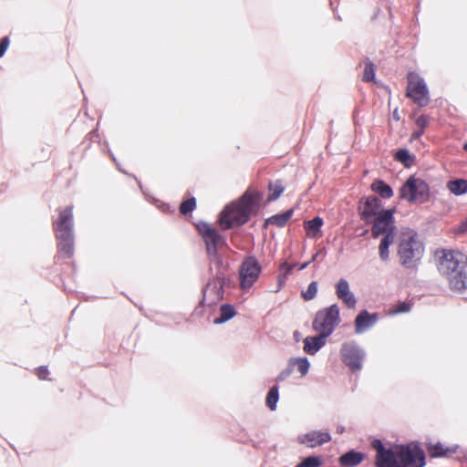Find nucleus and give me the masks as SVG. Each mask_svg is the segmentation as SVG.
Masks as SVG:
<instances>
[{
	"label": "nucleus",
	"mask_w": 467,
	"mask_h": 467,
	"mask_svg": "<svg viewBox=\"0 0 467 467\" xmlns=\"http://www.w3.org/2000/svg\"><path fill=\"white\" fill-rule=\"evenodd\" d=\"M257 194L246 192L239 202L228 205L221 213L219 223L223 230L245 223L256 211Z\"/></svg>",
	"instance_id": "nucleus-1"
},
{
	"label": "nucleus",
	"mask_w": 467,
	"mask_h": 467,
	"mask_svg": "<svg viewBox=\"0 0 467 467\" xmlns=\"http://www.w3.org/2000/svg\"><path fill=\"white\" fill-rule=\"evenodd\" d=\"M73 225L72 207L60 210L58 219L53 223L58 254L65 258H69L74 254Z\"/></svg>",
	"instance_id": "nucleus-2"
},
{
	"label": "nucleus",
	"mask_w": 467,
	"mask_h": 467,
	"mask_svg": "<svg viewBox=\"0 0 467 467\" xmlns=\"http://www.w3.org/2000/svg\"><path fill=\"white\" fill-rule=\"evenodd\" d=\"M424 246L415 233L403 234L399 244L400 263L406 268H413L420 261Z\"/></svg>",
	"instance_id": "nucleus-3"
},
{
	"label": "nucleus",
	"mask_w": 467,
	"mask_h": 467,
	"mask_svg": "<svg viewBox=\"0 0 467 467\" xmlns=\"http://www.w3.org/2000/svg\"><path fill=\"white\" fill-rule=\"evenodd\" d=\"M399 195L410 203L421 204L430 198V187L424 180L412 175L400 188Z\"/></svg>",
	"instance_id": "nucleus-4"
},
{
	"label": "nucleus",
	"mask_w": 467,
	"mask_h": 467,
	"mask_svg": "<svg viewBox=\"0 0 467 467\" xmlns=\"http://www.w3.org/2000/svg\"><path fill=\"white\" fill-rule=\"evenodd\" d=\"M340 322L339 307L333 304L328 307L319 310L313 321V328L324 336L329 337Z\"/></svg>",
	"instance_id": "nucleus-5"
},
{
	"label": "nucleus",
	"mask_w": 467,
	"mask_h": 467,
	"mask_svg": "<svg viewBox=\"0 0 467 467\" xmlns=\"http://www.w3.org/2000/svg\"><path fill=\"white\" fill-rule=\"evenodd\" d=\"M197 229L205 243L209 258L211 260H217L219 249L226 245L224 237L207 223H200L197 225Z\"/></svg>",
	"instance_id": "nucleus-6"
},
{
	"label": "nucleus",
	"mask_w": 467,
	"mask_h": 467,
	"mask_svg": "<svg viewBox=\"0 0 467 467\" xmlns=\"http://www.w3.org/2000/svg\"><path fill=\"white\" fill-rule=\"evenodd\" d=\"M262 272V266L258 260L249 255L244 257L239 267V281L243 290L250 289L258 280Z\"/></svg>",
	"instance_id": "nucleus-7"
},
{
	"label": "nucleus",
	"mask_w": 467,
	"mask_h": 467,
	"mask_svg": "<svg viewBox=\"0 0 467 467\" xmlns=\"http://www.w3.org/2000/svg\"><path fill=\"white\" fill-rule=\"evenodd\" d=\"M340 355L343 363L348 366L351 371L357 372L362 369L366 353L357 342L347 341L343 343L340 348Z\"/></svg>",
	"instance_id": "nucleus-8"
},
{
	"label": "nucleus",
	"mask_w": 467,
	"mask_h": 467,
	"mask_svg": "<svg viewBox=\"0 0 467 467\" xmlns=\"http://www.w3.org/2000/svg\"><path fill=\"white\" fill-rule=\"evenodd\" d=\"M407 95L420 107L429 103V91L424 79L415 72L408 74Z\"/></svg>",
	"instance_id": "nucleus-9"
},
{
	"label": "nucleus",
	"mask_w": 467,
	"mask_h": 467,
	"mask_svg": "<svg viewBox=\"0 0 467 467\" xmlns=\"http://www.w3.org/2000/svg\"><path fill=\"white\" fill-rule=\"evenodd\" d=\"M396 451L398 459L404 466L423 467L425 465L424 451L415 443L402 445Z\"/></svg>",
	"instance_id": "nucleus-10"
},
{
	"label": "nucleus",
	"mask_w": 467,
	"mask_h": 467,
	"mask_svg": "<svg viewBox=\"0 0 467 467\" xmlns=\"http://www.w3.org/2000/svg\"><path fill=\"white\" fill-rule=\"evenodd\" d=\"M467 256L460 251H445L440 260L439 271L442 275H451L460 269L464 270Z\"/></svg>",
	"instance_id": "nucleus-11"
},
{
	"label": "nucleus",
	"mask_w": 467,
	"mask_h": 467,
	"mask_svg": "<svg viewBox=\"0 0 467 467\" xmlns=\"http://www.w3.org/2000/svg\"><path fill=\"white\" fill-rule=\"evenodd\" d=\"M394 209L383 210L372 221L371 234L374 238H378L381 234L396 232Z\"/></svg>",
	"instance_id": "nucleus-12"
},
{
	"label": "nucleus",
	"mask_w": 467,
	"mask_h": 467,
	"mask_svg": "<svg viewBox=\"0 0 467 467\" xmlns=\"http://www.w3.org/2000/svg\"><path fill=\"white\" fill-rule=\"evenodd\" d=\"M372 447L377 451L376 467H397V451L386 449L379 440L372 441Z\"/></svg>",
	"instance_id": "nucleus-13"
},
{
	"label": "nucleus",
	"mask_w": 467,
	"mask_h": 467,
	"mask_svg": "<svg viewBox=\"0 0 467 467\" xmlns=\"http://www.w3.org/2000/svg\"><path fill=\"white\" fill-rule=\"evenodd\" d=\"M383 210L382 202L378 197H368L359 206L360 217L368 224L372 223Z\"/></svg>",
	"instance_id": "nucleus-14"
},
{
	"label": "nucleus",
	"mask_w": 467,
	"mask_h": 467,
	"mask_svg": "<svg viewBox=\"0 0 467 467\" xmlns=\"http://www.w3.org/2000/svg\"><path fill=\"white\" fill-rule=\"evenodd\" d=\"M223 296V282L218 278L211 280L203 289V302L208 306L218 303Z\"/></svg>",
	"instance_id": "nucleus-15"
},
{
	"label": "nucleus",
	"mask_w": 467,
	"mask_h": 467,
	"mask_svg": "<svg viewBox=\"0 0 467 467\" xmlns=\"http://www.w3.org/2000/svg\"><path fill=\"white\" fill-rule=\"evenodd\" d=\"M336 295L348 308L356 307L357 299L350 291L349 284L346 279L341 278L336 284Z\"/></svg>",
	"instance_id": "nucleus-16"
},
{
	"label": "nucleus",
	"mask_w": 467,
	"mask_h": 467,
	"mask_svg": "<svg viewBox=\"0 0 467 467\" xmlns=\"http://www.w3.org/2000/svg\"><path fill=\"white\" fill-rule=\"evenodd\" d=\"M378 314H369L367 310H362L355 319V332L362 334L372 327L378 321Z\"/></svg>",
	"instance_id": "nucleus-17"
},
{
	"label": "nucleus",
	"mask_w": 467,
	"mask_h": 467,
	"mask_svg": "<svg viewBox=\"0 0 467 467\" xmlns=\"http://www.w3.org/2000/svg\"><path fill=\"white\" fill-rule=\"evenodd\" d=\"M331 440V436L327 431H312L307 432L300 438V442L307 445L308 447L314 448L320 446L324 443L328 442Z\"/></svg>",
	"instance_id": "nucleus-18"
},
{
	"label": "nucleus",
	"mask_w": 467,
	"mask_h": 467,
	"mask_svg": "<svg viewBox=\"0 0 467 467\" xmlns=\"http://www.w3.org/2000/svg\"><path fill=\"white\" fill-rule=\"evenodd\" d=\"M327 336L322 333H318L316 337H306L304 339V351L309 355L316 354L322 347L325 346L327 341Z\"/></svg>",
	"instance_id": "nucleus-19"
},
{
	"label": "nucleus",
	"mask_w": 467,
	"mask_h": 467,
	"mask_svg": "<svg viewBox=\"0 0 467 467\" xmlns=\"http://www.w3.org/2000/svg\"><path fill=\"white\" fill-rule=\"evenodd\" d=\"M451 289L458 292H462L467 288V275L464 270H459L451 273V275H445Z\"/></svg>",
	"instance_id": "nucleus-20"
},
{
	"label": "nucleus",
	"mask_w": 467,
	"mask_h": 467,
	"mask_svg": "<svg viewBox=\"0 0 467 467\" xmlns=\"http://www.w3.org/2000/svg\"><path fill=\"white\" fill-rule=\"evenodd\" d=\"M364 459V454L356 451H349L339 458L343 467H354L359 464Z\"/></svg>",
	"instance_id": "nucleus-21"
},
{
	"label": "nucleus",
	"mask_w": 467,
	"mask_h": 467,
	"mask_svg": "<svg viewBox=\"0 0 467 467\" xmlns=\"http://www.w3.org/2000/svg\"><path fill=\"white\" fill-rule=\"evenodd\" d=\"M383 237L380 240L379 245V254L382 261H388L389 258V248L393 244L395 239V232L382 234Z\"/></svg>",
	"instance_id": "nucleus-22"
},
{
	"label": "nucleus",
	"mask_w": 467,
	"mask_h": 467,
	"mask_svg": "<svg viewBox=\"0 0 467 467\" xmlns=\"http://www.w3.org/2000/svg\"><path fill=\"white\" fill-rule=\"evenodd\" d=\"M371 190L379 193L384 199H389L393 196L391 187L381 180H376L371 184Z\"/></svg>",
	"instance_id": "nucleus-23"
},
{
	"label": "nucleus",
	"mask_w": 467,
	"mask_h": 467,
	"mask_svg": "<svg viewBox=\"0 0 467 467\" xmlns=\"http://www.w3.org/2000/svg\"><path fill=\"white\" fill-rule=\"evenodd\" d=\"M235 316V310L233 306L229 304L223 305L220 307L219 316L213 320V323L216 325H220L227 322L232 319Z\"/></svg>",
	"instance_id": "nucleus-24"
},
{
	"label": "nucleus",
	"mask_w": 467,
	"mask_h": 467,
	"mask_svg": "<svg viewBox=\"0 0 467 467\" xmlns=\"http://www.w3.org/2000/svg\"><path fill=\"white\" fill-rule=\"evenodd\" d=\"M448 190L454 195H462L467 192V180L457 179L447 182Z\"/></svg>",
	"instance_id": "nucleus-25"
},
{
	"label": "nucleus",
	"mask_w": 467,
	"mask_h": 467,
	"mask_svg": "<svg viewBox=\"0 0 467 467\" xmlns=\"http://www.w3.org/2000/svg\"><path fill=\"white\" fill-rule=\"evenodd\" d=\"M293 210L285 211V213L273 215L266 219L265 223L268 224H274L278 227H283L286 224L289 219L292 217Z\"/></svg>",
	"instance_id": "nucleus-26"
},
{
	"label": "nucleus",
	"mask_w": 467,
	"mask_h": 467,
	"mask_svg": "<svg viewBox=\"0 0 467 467\" xmlns=\"http://www.w3.org/2000/svg\"><path fill=\"white\" fill-rule=\"evenodd\" d=\"M457 447L453 448H445L441 442H437L436 444L431 445L429 447V453L432 457H441L447 456L451 453L455 452Z\"/></svg>",
	"instance_id": "nucleus-27"
},
{
	"label": "nucleus",
	"mask_w": 467,
	"mask_h": 467,
	"mask_svg": "<svg viewBox=\"0 0 467 467\" xmlns=\"http://www.w3.org/2000/svg\"><path fill=\"white\" fill-rule=\"evenodd\" d=\"M291 365L293 368H297L300 372L301 376H306L308 373L310 363L306 358H290Z\"/></svg>",
	"instance_id": "nucleus-28"
},
{
	"label": "nucleus",
	"mask_w": 467,
	"mask_h": 467,
	"mask_svg": "<svg viewBox=\"0 0 467 467\" xmlns=\"http://www.w3.org/2000/svg\"><path fill=\"white\" fill-rule=\"evenodd\" d=\"M323 224L322 218L317 216L312 220L306 223V228L307 230V234L311 237H317V234L320 231V228Z\"/></svg>",
	"instance_id": "nucleus-29"
},
{
	"label": "nucleus",
	"mask_w": 467,
	"mask_h": 467,
	"mask_svg": "<svg viewBox=\"0 0 467 467\" xmlns=\"http://www.w3.org/2000/svg\"><path fill=\"white\" fill-rule=\"evenodd\" d=\"M279 400V389L278 387L273 386L266 396V405L271 410H275L276 404Z\"/></svg>",
	"instance_id": "nucleus-30"
},
{
	"label": "nucleus",
	"mask_w": 467,
	"mask_h": 467,
	"mask_svg": "<svg viewBox=\"0 0 467 467\" xmlns=\"http://www.w3.org/2000/svg\"><path fill=\"white\" fill-rule=\"evenodd\" d=\"M395 159L404 164L406 167H410L412 163L413 158L410 154L408 150L401 149L396 152Z\"/></svg>",
	"instance_id": "nucleus-31"
},
{
	"label": "nucleus",
	"mask_w": 467,
	"mask_h": 467,
	"mask_svg": "<svg viewBox=\"0 0 467 467\" xmlns=\"http://www.w3.org/2000/svg\"><path fill=\"white\" fill-rule=\"evenodd\" d=\"M317 282H311L306 290L302 291V297L306 301L314 299L317 294Z\"/></svg>",
	"instance_id": "nucleus-32"
},
{
	"label": "nucleus",
	"mask_w": 467,
	"mask_h": 467,
	"mask_svg": "<svg viewBox=\"0 0 467 467\" xmlns=\"http://www.w3.org/2000/svg\"><path fill=\"white\" fill-rule=\"evenodd\" d=\"M284 190L285 189L280 182H276L275 183H271L269 185L270 194H269L268 200L269 201L276 200L283 193Z\"/></svg>",
	"instance_id": "nucleus-33"
},
{
	"label": "nucleus",
	"mask_w": 467,
	"mask_h": 467,
	"mask_svg": "<svg viewBox=\"0 0 467 467\" xmlns=\"http://www.w3.org/2000/svg\"><path fill=\"white\" fill-rule=\"evenodd\" d=\"M196 207V200L195 198H190L182 202L180 206V213L182 214L186 215L187 213L192 212Z\"/></svg>",
	"instance_id": "nucleus-34"
},
{
	"label": "nucleus",
	"mask_w": 467,
	"mask_h": 467,
	"mask_svg": "<svg viewBox=\"0 0 467 467\" xmlns=\"http://www.w3.org/2000/svg\"><path fill=\"white\" fill-rule=\"evenodd\" d=\"M322 463V461L319 457L317 456H309L306 458L299 465L296 467H318Z\"/></svg>",
	"instance_id": "nucleus-35"
},
{
	"label": "nucleus",
	"mask_w": 467,
	"mask_h": 467,
	"mask_svg": "<svg viewBox=\"0 0 467 467\" xmlns=\"http://www.w3.org/2000/svg\"><path fill=\"white\" fill-rule=\"evenodd\" d=\"M375 77V67L372 62L366 63L362 79L366 82H370Z\"/></svg>",
	"instance_id": "nucleus-36"
},
{
	"label": "nucleus",
	"mask_w": 467,
	"mask_h": 467,
	"mask_svg": "<svg viewBox=\"0 0 467 467\" xmlns=\"http://www.w3.org/2000/svg\"><path fill=\"white\" fill-rule=\"evenodd\" d=\"M294 371V368L291 365V362L290 360L288 361V364H287V367L283 369L279 375L276 377V381L277 382H281L283 380H285V379H287L291 374L292 372Z\"/></svg>",
	"instance_id": "nucleus-37"
},
{
	"label": "nucleus",
	"mask_w": 467,
	"mask_h": 467,
	"mask_svg": "<svg viewBox=\"0 0 467 467\" xmlns=\"http://www.w3.org/2000/svg\"><path fill=\"white\" fill-rule=\"evenodd\" d=\"M410 310V305L407 302H401L400 303L396 309L393 311L394 314H399V313H407Z\"/></svg>",
	"instance_id": "nucleus-38"
},
{
	"label": "nucleus",
	"mask_w": 467,
	"mask_h": 467,
	"mask_svg": "<svg viewBox=\"0 0 467 467\" xmlns=\"http://www.w3.org/2000/svg\"><path fill=\"white\" fill-rule=\"evenodd\" d=\"M9 46V38L7 36L3 37L0 40V57H2Z\"/></svg>",
	"instance_id": "nucleus-39"
},
{
	"label": "nucleus",
	"mask_w": 467,
	"mask_h": 467,
	"mask_svg": "<svg viewBox=\"0 0 467 467\" xmlns=\"http://www.w3.org/2000/svg\"><path fill=\"white\" fill-rule=\"evenodd\" d=\"M417 126L420 128V130H424L425 127L429 124V119L428 117L421 115L416 120Z\"/></svg>",
	"instance_id": "nucleus-40"
},
{
	"label": "nucleus",
	"mask_w": 467,
	"mask_h": 467,
	"mask_svg": "<svg viewBox=\"0 0 467 467\" xmlns=\"http://www.w3.org/2000/svg\"><path fill=\"white\" fill-rule=\"evenodd\" d=\"M36 375L40 379H47L48 375V369L47 367H39L36 369Z\"/></svg>",
	"instance_id": "nucleus-41"
},
{
	"label": "nucleus",
	"mask_w": 467,
	"mask_h": 467,
	"mask_svg": "<svg viewBox=\"0 0 467 467\" xmlns=\"http://www.w3.org/2000/svg\"><path fill=\"white\" fill-rule=\"evenodd\" d=\"M459 233H465L467 232V218L461 223L458 229Z\"/></svg>",
	"instance_id": "nucleus-42"
},
{
	"label": "nucleus",
	"mask_w": 467,
	"mask_h": 467,
	"mask_svg": "<svg viewBox=\"0 0 467 467\" xmlns=\"http://www.w3.org/2000/svg\"><path fill=\"white\" fill-rule=\"evenodd\" d=\"M282 268L285 270V274H289L292 271L293 266L286 263H284L282 265Z\"/></svg>",
	"instance_id": "nucleus-43"
},
{
	"label": "nucleus",
	"mask_w": 467,
	"mask_h": 467,
	"mask_svg": "<svg viewBox=\"0 0 467 467\" xmlns=\"http://www.w3.org/2000/svg\"><path fill=\"white\" fill-rule=\"evenodd\" d=\"M422 134H423V130H419L414 131V132L412 133V138H413V139H418V138H420Z\"/></svg>",
	"instance_id": "nucleus-44"
},
{
	"label": "nucleus",
	"mask_w": 467,
	"mask_h": 467,
	"mask_svg": "<svg viewBox=\"0 0 467 467\" xmlns=\"http://www.w3.org/2000/svg\"><path fill=\"white\" fill-rule=\"evenodd\" d=\"M344 431H345V428H344L343 426H338V427L337 428V431L338 433H342V432H344Z\"/></svg>",
	"instance_id": "nucleus-45"
},
{
	"label": "nucleus",
	"mask_w": 467,
	"mask_h": 467,
	"mask_svg": "<svg viewBox=\"0 0 467 467\" xmlns=\"http://www.w3.org/2000/svg\"><path fill=\"white\" fill-rule=\"evenodd\" d=\"M309 264H310L309 262L304 263V264L300 266V268H299V269H300V270H303V269L306 268V267H307V265H308Z\"/></svg>",
	"instance_id": "nucleus-46"
},
{
	"label": "nucleus",
	"mask_w": 467,
	"mask_h": 467,
	"mask_svg": "<svg viewBox=\"0 0 467 467\" xmlns=\"http://www.w3.org/2000/svg\"><path fill=\"white\" fill-rule=\"evenodd\" d=\"M463 149H464V150L467 151V142L463 145Z\"/></svg>",
	"instance_id": "nucleus-47"
},
{
	"label": "nucleus",
	"mask_w": 467,
	"mask_h": 467,
	"mask_svg": "<svg viewBox=\"0 0 467 467\" xmlns=\"http://www.w3.org/2000/svg\"><path fill=\"white\" fill-rule=\"evenodd\" d=\"M394 117L398 119V114L396 112H394Z\"/></svg>",
	"instance_id": "nucleus-48"
},
{
	"label": "nucleus",
	"mask_w": 467,
	"mask_h": 467,
	"mask_svg": "<svg viewBox=\"0 0 467 467\" xmlns=\"http://www.w3.org/2000/svg\"><path fill=\"white\" fill-rule=\"evenodd\" d=\"M317 254H315L312 258V260H315Z\"/></svg>",
	"instance_id": "nucleus-49"
}]
</instances>
